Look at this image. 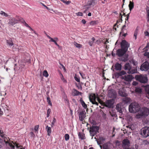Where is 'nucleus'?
<instances>
[{"instance_id":"1","label":"nucleus","mask_w":149,"mask_h":149,"mask_svg":"<svg viewBox=\"0 0 149 149\" xmlns=\"http://www.w3.org/2000/svg\"><path fill=\"white\" fill-rule=\"evenodd\" d=\"M141 107L138 103H131L129 107V111L133 113L139 111Z\"/></svg>"},{"instance_id":"2","label":"nucleus","mask_w":149,"mask_h":149,"mask_svg":"<svg viewBox=\"0 0 149 149\" xmlns=\"http://www.w3.org/2000/svg\"><path fill=\"white\" fill-rule=\"evenodd\" d=\"M118 93L119 95L125 97L123 99V100L125 102H130L131 101V99L128 97H126L127 96V94L125 93V90L124 88H120L119 90Z\"/></svg>"},{"instance_id":"3","label":"nucleus","mask_w":149,"mask_h":149,"mask_svg":"<svg viewBox=\"0 0 149 149\" xmlns=\"http://www.w3.org/2000/svg\"><path fill=\"white\" fill-rule=\"evenodd\" d=\"M21 17L19 16L16 15L15 17H10L8 19V24L9 25L13 26L19 23L21 20Z\"/></svg>"},{"instance_id":"4","label":"nucleus","mask_w":149,"mask_h":149,"mask_svg":"<svg viewBox=\"0 0 149 149\" xmlns=\"http://www.w3.org/2000/svg\"><path fill=\"white\" fill-rule=\"evenodd\" d=\"M89 99L91 102H104L100 99L98 95H96L95 94L91 93L89 96Z\"/></svg>"},{"instance_id":"5","label":"nucleus","mask_w":149,"mask_h":149,"mask_svg":"<svg viewBox=\"0 0 149 149\" xmlns=\"http://www.w3.org/2000/svg\"><path fill=\"white\" fill-rule=\"evenodd\" d=\"M149 114V109L146 107H143L140 111V113L137 115V118L142 116H147Z\"/></svg>"},{"instance_id":"6","label":"nucleus","mask_w":149,"mask_h":149,"mask_svg":"<svg viewBox=\"0 0 149 149\" xmlns=\"http://www.w3.org/2000/svg\"><path fill=\"white\" fill-rule=\"evenodd\" d=\"M99 127L97 126H93L90 127L89 132L92 136L95 135L97 132H98Z\"/></svg>"},{"instance_id":"7","label":"nucleus","mask_w":149,"mask_h":149,"mask_svg":"<svg viewBox=\"0 0 149 149\" xmlns=\"http://www.w3.org/2000/svg\"><path fill=\"white\" fill-rule=\"evenodd\" d=\"M132 67L129 63H126L125 65L124 69L125 70L128 71V73L129 74H133L136 72V70L135 69L131 70Z\"/></svg>"},{"instance_id":"8","label":"nucleus","mask_w":149,"mask_h":149,"mask_svg":"<svg viewBox=\"0 0 149 149\" xmlns=\"http://www.w3.org/2000/svg\"><path fill=\"white\" fill-rule=\"evenodd\" d=\"M136 79L142 83L146 82L148 80L147 78L141 75H137L135 76Z\"/></svg>"},{"instance_id":"9","label":"nucleus","mask_w":149,"mask_h":149,"mask_svg":"<svg viewBox=\"0 0 149 149\" xmlns=\"http://www.w3.org/2000/svg\"><path fill=\"white\" fill-rule=\"evenodd\" d=\"M141 134L145 137L148 136H149V127H146L141 129Z\"/></svg>"},{"instance_id":"10","label":"nucleus","mask_w":149,"mask_h":149,"mask_svg":"<svg viewBox=\"0 0 149 149\" xmlns=\"http://www.w3.org/2000/svg\"><path fill=\"white\" fill-rule=\"evenodd\" d=\"M121 48L127 51L130 47V44L125 40H123L120 43Z\"/></svg>"},{"instance_id":"11","label":"nucleus","mask_w":149,"mask_h":149,"mask_svg":"<svg viewBox=\"0 0 149 149\" xmlns=\"http://www.w3.org/2000/svg\"><path fill=\"white\" fill-rule=\"evenodd\" d=\"M149 68V63L147 61H146L141 66L140 70L142 71H147Z\"/></svg>"},{"instance_id":"12","label":"nucleus","mask_w":149,"mask_h":149,"mask_svg":"<svg viewBox=\"0 0 149 149\" xmlns=\"http://www.w3.org/2000/svg\"><path fill=\"white\" fill-rule=\"evenodd\" d=\"M127 52L126 50L121 48L117 50L116 54L119 57H121L123 55Z\"/></svg>"},{"instance_id":"13","label":"nucleus","mask_w":149,"mask_h":149,"mask_svg":"<svg viewBox=\"0 0 149 149\" xmlns=\"http://www.w3.org/2000/svg\"><path fill=\"white\" fill-rule=\"evenodd\" d=\"M126 21L125 22V24L122 27L121 31L120 32V33L123 35V36L125 37L127 34V27L128 26L127 24H126Z\"/></svg>"},{"instance_id":"14","label":"nucleus","mask_w":149,"mask_h":149,"mask_svg":"<svg viewBox=\"0 0 149 149\" xmlns=\"http://www.w3.org/2000/svg\"><path fill=\"white\" fill-rule=\"evenodd\" d=\"M86 112L85 110H83L79 113V119L80 120L83 121L86 117Z\"/></svg>"},{"instance_id":"15","label":"nucleus","mask_w":149,"mask_h":149,"mask_svg":"<svg viewBox=\"0 0 149 149\" xmlns=\"http://www.w3.org/2000/svg\"><path fill=\"white\" fill-rule=\"evenodd\" d=\"M130 144V141L127 139H125L122 141V146L123 148L129 147Z\"/></svg>"},{"instance_id":"16","label":"nucleus","mask_w":149,"mask_h":149,"mask_svg":"<svg viewBox=\"0 0 149 149\" xmlns=\"http://www.w3.org/2000/svg\"><path fill=\"white\" fill-rule=\"evenodd\" d=\"M47 37L50 40H49V42H54L55 44L57 45L59 48L60 47L59 45L57 43V42H56L57 41H58V40L57 38L55 37L54 38H52L51 37H50L49 36V35H46Z\"/></svg>"},{"instance_id":"17","label":"nucleus","mask_w":149,"mask_h":149,"mask_svg":"<svg viewBox=\"0 0 149 149\" xmlns=\"http://www.w3.org/2000/svg\"><path fill=\"white\" fill-rule=\"evenodd\" d=\"M108 96L110 97L115 98L116 97V93L115 91L113 90L109 91Z\"/></svg>"},{"instance_id":"18","label":"nucleus","mask_w":149,"mask_h":149,"mask_svg":"<svg viewBox=\"0 0 149 149\" xmlns=\"http://www.w3.org/2000/svg\"><path fill=\"white\" fill-rule=\"evenodd\" d=\"M122 78L124 79L126 81H129L132 80L133 79V77L131 75L128 74L125 75L124 77H122Z\"/></svg>"},{"instance_id":"19","label":"nucleus","mask_w":149,"mask_h":149,"mask_svg":"<svg viewBox=\"0 0 149 149\" xmlns=\"http://www.w3.org/2000/svg\"><path fill=\"white\" fill-rule=\"evenodd\" d=\"M98 0H89L87 2L88 6H91L92 5L93 6L97 4Z\"/></svg>"},{"instance_id":"20","label":"nucleus","mask_w":149,"mask_h":149,"mask_svg":"<svg viewBox=\"0 0 149 149\" xmlns=\"http://www.w3.org/2000/svg\"><path fill=\"white\" fill-rule=\"evenodd\" d=\"M122 65L118 63H116L114 65V69L116 71H120L122 69Z\"/></svg>"},{"instance_id":"21","label":"nucleus","mask_w":149,"mask_h":149,"mask_svg":"<svg viewBox=\"0 0 149 149\" xmlns=\"http://www.w3.org/2000/svg\"><path fill=\"white\" fill-rule=\"evenodd\" d=\"M121 103H118L116 106V109L117 111H118L120 113H122Z\"/></svg>"},{"instance_id":"22","label":"nucleus","mask_w":149,"mask_h":149,"mask_svg":"<svg viewBox=\"0 0 149 149\" xmlns=\"http://www.w3.org/2000/svg\"><path fill=\"white\" fill-rule=\"evenodd\" d=\"M128 55L127 54H125V55H124L122 56L120 60L123 62L126 61L128 60Z\"/></svg>"},{"instance_id":"23","label":"nucleus","mask_w":149,"mask_h":149,"mask_svg":"<svg viewBox=\"0 0 149 149\" xmlns=\"http://www.w3.org/2000/svg\"><path fill=\"white\" fill-rule=\"evenodd\" d=\"M20 22H21L23 24H24V25L26 26L27 27H28L29 28V29L33 31H34L33 29L31 28L29 25L28 24H27L26 22H25V20L22 18L21 17V20L20 21Z\"/></svg>"},{"instance_id":"24","label":"nucleus","mask_w":149,"mask_h":149,"mask_svg":"<svg viewBox=\"0 0 149 149\" xmlns=\"http://www.w3.org/2000/svg\"><path fill=\"white\" fill-rule=\"evenodd\" d=\"M126 74V72L122 70L116 73L115 74V76L116 77L121 76L125 74Z\"/></svg>"},{"instance_id":"25","label":"nucleus","mask_w":149,"mask_h":149,"mask_svg":"<svg viewBox=\"0 0 149 149\" xmlns=\"http://www.w3.org/2000/svg\"><path fill=\"white\" fill-rule=\"evenodd\" d=\"M102 104L103 105L105 106L106 107H108V108H112L113 103H100Z\"/></svg>"},{"instance_id":"26","label":"nucleus","mask_w":149,"mask_h":149,"mask_svg":"<svg viewBox=\"0 0 149 149\" xmlns=\"http://www.w3.org/2000/svg\"><path fill=\"white\" fill-rule=\"evenodd\" d=\"M45 128L47 130L48 135L50 136L52 132L50 127H49L48 125H47L46 127Z\"/></svg>"},{"instance_id":"27","label":"nucleus","mask_w":149,"mask_h":149,"mask_svg":"<svg viewBox=\"0 0 149 149\" xmlns=\"http://www.w3.org/2000/svg\"><path fill=\"white\" fill-rule=\"evenodd\" d=\"M78 136L79 138L81 140L85 139V136L84 134L81 132H79L78 134Z\"/></svg>"},{"instance_id":"28","label":"nucleus","mask_w":149,"mask_h":149,"mask_svg":"<svg viewBox=\"0 0 149 149\" xmlns=\"http://www.w3.org/2000/svg\"><path fill=\"white\" fill-rule=\"evenodd\" d=\"M129 7L130 10L131 11L134 8V3L133 2L131 1H130V3L129 5Z\"/></svg>"},{"instance_id":"29","label":"nucleus","mask_w":149,"mask_h":149,"mask_svg":"<svg viewBox=\"0 0 149 149\" xmlns=\"http://www.w3.org/2000/svg\"><path fill=\"white\" fill-rule=\"evenodd\" d=\"M73 93H74V95H81V93L77 91L75 89H73Z\"/></svg>"},{"instance_id":"30","label":"nucleus","mask_w":149,"mask_h":149,"mask_svg":"<svg viewBox=\"0 0 149 149\" xmlns=\"http://www.w3.org/2000/svg\"><path fill=\"white\" fill-rule=\"evenodd\" d=\"M123 15H124V16H126L125 13H124L122 11H121V13H120V16L119 17L120 22H122V17Z\"/></svg>"},{"instance_id":"31","label":"nucleus","mask_w":149,"mask_h":149,"mask_svg":"<svg viewBox=\"0 0 149 149\" xmlns=\"http://www.w3.org/2000/svg\"><path fill=\"white\" fill-rule=\"evenodd\" d=\"M4 141L6 143H8L9 145L10 146L11 149H15V146L12 143L8 142V141H6L5 140H4Z\"/></svg>"},{"instance_id":"32","label":"nucleus","mask_w":149,"mask_h":149,"mask_svg":"<svg viewBox=\"0 0 149 149\" xmlns=\"http://www.w3.org/2000/svg\"><path fill=\"white\" fill-rule=\"evenodd\" d=\"M91 40V41H89L88 42V44L89 45L91 46H92L95 39L93 37L92 38Z\"/></svg>"},{"instance_id":"33","label":"nucleus","mask_w":149,"mask_h":149,"mask_svg":"<svg viewBox=\"0 0 149 149\" xmlns=\"http://www.w3.org/2000/svg\"><path fill=\"white\" fill-rule=\"evenodd\" d=\"M135 92L136 93H141V89L139 88H136L135 90Z\"/></svg>"},{"instance_id":"34","label":"nucleus","mask_w":149,"mask_h":149,"mask_svg":"<svg viewBox=\"0 0 149 149\" xmlns=\"http://www.w3.org/2000/svg\"><path fill=\"white\" fill-rule=\"evenodd\" d=\"M145 90L147 94L149 95V85H148L146 86Z\"/></svg>"},{"instance_id":"35","label":"nucleus","mask_w":149,"mask_h":149,"mask_svg":"<svg viewBox=\"0 0 149 149\" xmlns=\"http://www.w3.org/2000/svg\"><path fill=\"white\" fill-rule=\"evenodd\" d=\"M0 14L1 15L4 16L6 17H7L8 16V15L7 13L3 11H1Z\"/></svg>"},{"instance_id":"36","label":"nucleus","mask_w":149,"mask_h":149,"mask_svg":"<svg viewBox=\"0 0 149 149\" xmlns=\"http://www.w3.org/2000/svg\"><path fill=\"white\" fill-rule=\"evenodd\" d=\"M7 43L10 46H12L13 45L12 41L11 40H7Z\"/></svg>"},{"instance_id":"37","label":"nucleus","mask_w":149,"mask_h":149,"mask_svg":"<svg viewBox=\"0 0 149 149\" xmlns=\"http://www.w3.org/2000/svg\"><path fill=\"white\" fill-rule=\"evenodd\" d=\"M65 139V141H68L70 139V136L68 134H65L64 136Z\"/></svg>"},{"instance_id":"38","label":"nucleus","mask_w":149,"mask_h":149,"mask_svg":"<svg viewBox=\"0 0 149 149\" xmlns=\"http://www.w3.org/2000/svg\"><path fill=\"white\" fill-rule=\"evenodd\" d=\"M74 45L77 47L78 48H80L82 47V45H81L77 43L76 42H74Z\"/></svg>"},{"instance_id":"39","label":"nucleus","mask_w":149,"mask_h":149,"mask_svg":"<svg viewBox=\"0 0 149 149\" xmlns=\"http://www.w3.org/2000/svg\"><path fill=\"white\" fill-rule=\"evenodd\" d=\"M103 149H109L108 145L107 144H104L103 146Z\"/></svg>"},{"instance_id":"40","label":"nucleus","mask_w":149,"mask_h":149,"mask_svg":"<svg viewBox=\"0 0 149 149\" xmlns=\"http://www.w3.org/2000/svg\"><path fill=\"white\" fill-rule=\"evenodd\" d=\"M89 24H90V25L93 26V25H94L96 24L97 22H96V21H91L90 22Z\"/></svg>"},{"instance_id":"41","label":"nucleus","mask_w":149,"mask_h":149,"mask_svg":"<svg viewBox=\"0 0 149 149\" xmlns=\"http://www.w3.org/2000/svg\"><path fill=\"white\" fill-rule=\"evenodd\" d=\"M43 74L44 76L47 77L48 76V74L46 70H44L43 72Z\"/></svg>"},{"instance_id":"42","label":"nucleus","mask_w":149,"mask_h":149,"mask_svg":"<svg viewBox=\"0 0 149 149\" xmlns=\"http://www.w3.org/2000/svg\"><path fill=\"white\" fill-rule=\"evenodd\" d=\"M143 55L147 58H149V52H146L144 53Z\"/></svg>"},{"instance_id":"43","label":"nucleus","mask_w":149,"mask_h":149,"mask_svg":"<svg viewBox=\"0 0 149 149\" xmlns=\"http://www.w3.org/2000/svg\"><path fill=\"white\" fill-rule=\"evenodd\" d=\"M51 112V110L50 109H49L47 110V117H48L49 116V114Z\"/></svg>"},{"instance_id":"44","label":"nucleus","mask_w":149,"mask_h":149,"mask_svg":"<svg viewBox=\"0 0 149 149\" xmlns=\"http://www.w3.org/2000/svg\"><path fill=\"white\" fill-rule=\"evenodd\" d=\"M138 32L137 31H136L134 33V38L135 39H136V37L137 35Z\"/></svg>"},{"instance_id":"45","label":"nucleus","mask_w":149,"mask_h":149,"mask_svg":"<svg viewBox=\"0 0 149 149\" xmlns=\"http://www.w3.org/2000/svg\"><path fill=\"white\" fill-rule=\"evenodd\" d=\"M39 128V125H37L35 126L34 130L36 132H38Z\"/></svg>"},{"instance_id":"46","label":"nucleus","mask_w":149,"mask_h":149,"mask_svg":"<svg viewBox=\"0 0 149 149\" xmlns=\"http://www.w3.org/2000/svg\"><path fill=\"white\" fill-rule=\"evenodd\" d=\"M63 3H65L66 4L68 5L70 4L71 3V2L70 1H66L64 0V1H63Z\"/></svg>"},{"instance_id":"47","label":"nucleus","mask_w":149,"mask_h":149,"mask_svg":"<svg viewBox=\"0 0 149 149\" xmlns=\"http://www.w3.org/2000/svg\"><path fill=\"white\" fill-rule=\"evenodd\" d=\"M14 144L15 146L17 148H19L22 147V146H21L20 145L19 146V144L16 142H15V143H14Z\"/></svg>"},{"instance_id":"48","label":"nucleus","mask_w":149,"mask_h":149,"mask_svg":"<svg viewBox=\"0 0 149 149\" xmlns=\"http://www.w3.org/2000/svg\"><path fill=\"white\" fill-rule=\"evenodd\" d=\"M76 15L78 16H82L83 14L81 12H79L76 13Z\"/></svg>"},{"instance_id":"49","label":"nucleus","mask_w":149,"mask_h":149,"mask_svg":"<svg viewBox=\"0 0 149 149\" xmlns=\"http://www.w3.org/2000/svg\"><path fill=\"white\" fill-rule=\"evenodd\" d=\"M0 134L1 137H4V134H3V131L0 130Z\"/></svg>"},{"instance_id":"50","label":"nucleus","mask_w":149,"mask_h":149,"mask_svg":"<svg viewBox=\"0 0 149 149\" xmlns=\"http://www.w3.org/2000/svg\"><path fill=\"white\" fill-rule=\"evenodd\" d=\"M144 34L146 36H148L149 38V33L148 31H146L145 32Z\"/></svg>"},{"instance_id":"51","label":"nucleus","mask_w":149,"mask_h":149,"mask_svg":"<svg viewBox=\"0 0 149 149\" xmlns=\"http://www.w3.org/2000/svg\"><path fill=\"white\" fill-rule=\"evenodd\" d=\"M56 119L55 118H54L52 121V125H54V123L56 122Z\"/></svg>"},{"instance_id":"52","label":"nucleus","mask_w":149,"mask_h":149,"mask_svg":"<svg viewBox=\"0 0 149 149\" xmlns=\"http://www.w3.org/2000/svg\"><path fill=\"white\" fill-rule=\"evenodd\" d=\"M82 106L85 109H86L87 107V105L85 103H81Z\"/></svg>"},{"instance_id":"53","label":"nucleus","mask_w":149,"mask_h":149,"mask_svg":"<svg viewBox=\"0 0 149 149\" xmlns=\"http://www.w3.org/2000/svg\"><path fill=\"white\" fill-rule=\"evenodd\" d=\"M74 79H75V80L77 81L78 82H80V79L79 78L75 77H74Z\"/></svg>"},{"instance_id":"54","label":"nucleus","mask_w":149,"mask_h":149,"mask_svg":"<svg viewBox=\"0 0 149 149\" xmlns=\"http://www.w3.org/2000/svg\"><path fill=\"white\" fill-rule=\"evenodd\" d=\"M132 63L134 65H136L137 64V63L134 60H132Z\"/></svg>"},{"instance_id":"55","label":"nucleus","mask_w":149,"mask_h":149,"mask_svg":"<svg viewBox=\"0 0 149 149\" xmlns=\"http://www.w3.org/2000/svg\"><path fill=\"white\" fill-rule=\"evenodd\" d=\"M138 84V83L136 81H133L132 83V85L133 86H136Z\"/></svg>"},{"instance_id":"56","label":"nucleus","mask_w":149,"mask_h":149,"mask_svg":"<svg viewBox=\"0 0 149 149\" xmlns=\"http://www.w3.org/2000/svg\"><path fill=\"white\" fill-rule=\"evenodd\" d=\"M79 73H80L81 76L82 77V78L84 79V76H85V75L81 72H80Z\"/></svg>"},{"instance_id":"57","label":"nucleus","mask_w":149,"mask_h":149,"mask_svg":"<svg viewBox=\"0 0 149 149\" xmlns=\"http://www.w3.org/2000/svg\"><path fill=\"white\" fill-rule=\"evenodd\" d=\"M30 134L31 135V136L32 137H34L35 135L34 134L33 132H30Z\"/></svg>"},{"instance_id":"58","label":"nucleus","mask_w":149,"mask_h":149,"mask_svg":"<svg viewBox=\"0 0 149 149\" xmlns=\"http://www.w3.org/2000/svg\"><path fill=\"white\" fill-rule=\"evenodd\" d=\"M81 22L84 24H85L86 23V22L84 19H82L81 20Z\"/></svg>"},{"instance_id":"59","label":"nucleus","mask_w":149,"mask_h":149,"mask_svg":"<svg viewBox=\"0 0 149 149\" xmlns=\"http://www.w3.org/2000/svg\"><path fill=\"white\" fill-rule=\"evenodd\" d=\"M62 77L61 78V79L63 81V82H66V81L65 80V79L63 77V75H62Z\"/></svg>"},{"instance_id":"60","label":"nucleus","mask_w":149,"mask_h":149,"mask_svg":"<svg viewBox=\"0 0 149 149\" xmlns=\"http://www.w3.org/2000/svg\"><path fill=\"white\" fill-rule=\"evenodd\" d=\"M116 25H117V24H115L114 25L113 28V30L114 31H116V28L115 27L116 26Z\"/></svg>"},{"instance_id":"61","label":"nucleus","mask_w":149,"mask_h":149,"mask_svg":"<svg viewBox=\"0 0 149 149\" xmlns=\"http://www.w3.org/2000/svg\"><path fill=\"white\" fill-rule=\"evenodd\" d=\"M102 116L104 119H105L106 118V114H105L103 113L102 115Z\"/></svg>"},{"instance_id":"62","label":"nucleus","mask_w":149,"mask_h":149,"mask_svg":"<svg viewBox=\"0 0 149 149\" xmlns=\"http://www.w3.org/2000/svg\"><path fill=\"white\" fill-rule=\"evenodd\" d=\"M47 102H50V98L49 97H47Z\"/></svg>"},{"instance_id":"63","label":"nucleus","mask_w":149,"mask_h":149,"mask_svg":"<svg viewBox=\"0 0 149 149\" xmlns=\"http://www.w3.org/2000/svg\"><path fill=\"white\" fill-rule=\"evenodd\" d=\"M3 113V112L1 111V109L0 108V115H2Z\"/></svg>"},{"instance_id":"64","label":"nucleus","mask_w":149,"mask_h":149,"mask_svg":"<svg viewBox=\"0 0 149 149\" xmlns=\"http://www.w3.org/2000/svg\"><path fill=\"white\" fill-rule=\"evenodd\" d=\"M146 47V48L149 47V42L147 43Z\"/></svg>"}]
</instances>
